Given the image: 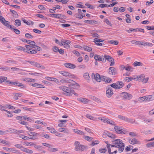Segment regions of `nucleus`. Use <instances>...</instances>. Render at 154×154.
Segmentation results:
<instances>
[{"instance_id": "nucleus-45", "label": "nucleus", "mask_w": 154, "mask_h": 154, "mask_svg": "<svg viewBox=\"0 0 154 154\" xmlns=\"http://www.w3.org/2000/svg\"><path fill=\"white\" fill-rule=\"evenodd\" d=\"M21 24V21H20L18 19H17L15 20V23L14 25L17 26H18L20 25Z\"/></svg>"}, {"instance_id": "nucleus-13", "label": "nucleus", "mask_w": 154, "mask_h": 154, "mask_svg": "<svg viewBox=\"0 0 154 154\" xmlns=\"http://www.w3.org/2000/svg\"><path fill=\"white\" fill-rule=\"evenodd\" d=\"M128 140L129 143L132 145L139 144L141 143L140 141L135 138H132L129 137L128 138Z\"/></svg>"}, {"instance_id": "nucleus-12", "label": "nucleus", "mask_w": 154, "mask_h": 154, "mask_svg": "<svg viewBox=\"0 0 154 154\" xmlns=\"http://www.w3.org/2000/svg\"><path fill=\"white\" fill-rule=\"evenodd\" d=\"M124 85L122 82H119L117 83H113L111 85V86L115 89H119L122 88Z\"/></svg>"}, {"instance_id": "nucleus-55", "label": "nucleus", "mask_w": 154, "mask_h": 154, "mask_svg": "<svg viewBox=\"0 0 154 154\" xmlns=\"http://www.w3.org/2000/svg\"><path fill=\"white\" fill-rule=\"evenodd\" d=\"M104 22L106 23V24H107L109 26H112V24H111V22L107 19H104Z\"/></svg>"}, {"instance_id": "nucleus-29", "label": "nucleus", "mask_w": 154, "mask_h": 154, "mask_svg": "<svg viewBox=\"0 0 154 154\" xmlns=\"http://www.w3.org/2000/svg\"><path fill=\"white\" fill-rule=\"evenodd\" d=\"M125 80L127 82H129L132 80H136V77H135V75L133 77L129 76L128 77H127L125 78Z\"/></svg>"}, {"instance_id": "nucleus-61", "label": "nucleus", "mask_w": 154, "mask_h": 154, "mask_svg": "<svg viewBox=\"0 0 154 154\" xmlns=\"http://www.w3.org/2000/svg\"><path fill=\"white\" fill-rule=\"evenodd\" d=\"M78 67L80 69H85L86 68V66L85 64H82L79 65Z\"/></svg>"}, {"instance_id": "nucleus-10", "label": "nucleus", "mask_w": 154, "mask_h": 154, "mask_svg": "<svg viewBox=\"0 0 154 154\" xmlns=\"http://www.w3.org/2000/svg\"><path fill=\"white\" fill-rule=\"evenodd\" d=\"M65 94L66 95L68 96H71L72 95V94L75 95L77 96L78 94L75 93V92L73 90H72L69 88L67 87V89H66V90L65 91Z\"/></svg>"}, {"instance_id": "nucleus-23", "label": "nucleus", "mask_w": 154, "mask_h": 154, "mask_svg": "<svg viewBox=\"0 0 154 154\" xmlns=\"http://www.w3.org/2000/svg\"><path fill=\"white\" fill-rule=\"evenodd\" d=\"M83 76L84 79L88 82H89L91 78L89 76V74L87 72L85 73L83 75Z\"/></svg>"}, {"instance_id": "nucleus-48", "label": "nucleus", "mask_w": 154, "mask_h": 154, "mask_svg": "<svg viewBox=\"0 0 154 154\" xmlns=\"http://www.w3.org/2000/svg\"><path fill=\"white\" fill-rule=\"evenodd\" d=\"M139 101L140 102H143V101H146V96H144L143 97H140L139 98Z\"/></svg>"}, {"instance_id": "nucleus-2", "label": "nucleus", "mask_w": 154, "mask_h": 154, "mask_svg": "<svg viewBox=\"0 0 154 154\" xmlns=\"http://www.w3.org/2000/svg\"><path fill=\"white\" fill-rule=\"evenodd\" d=\"M114 147L118 148V151L121 152L124 150L125 145L122 140L117 139L113 141L112 144L111 145V149H112Z\"/></svg>"}, {"instance_id": "nucleus-42", "label": "nucleus", "mask_w": 154, "mask_h": 154, "mask_svg": "<svg viewBox=\"0 0 154 154\" xmlns=\"http://www.w3.org/2000/svg\"><path fill=\"white\" fill-rule=\"evenodd\" d=\"M146 146L147 147H154V142H150L146 144Z\"/></svg>"}, {"instance_id": "nucleus-6", "label": "nucleus", "mask_w": 154, "mask_h": 154, "mask_svg": "<svg viewBox=\"0 0 154 154\" xmlns=\"http://www.w3.org/2000/svg\"><path fill=\"white\" fill-rule=\"evenodd\" d=\"M74 145L75 146L74 149L76 151H83L86 148L85 146L81 144L78 141H75Z\"/></svg>"}, {"instance_id": "nucleus-41", "label": "nucleus", "mask_w": 154, "mask_h": 154, "mask_svg": "<svg viewBox=\"0 0 154 154\" xmlns=\"http://www.w3.org/2000/svg\"><path fill=\"white\" fill-rule=\"evenodd\" d=\"M35 143H33L31 142H28L26 141L24 143V144L25 145L28 146H32L35 145Z\"/></svg>"}, {"instance_id": "nucleus-47", "label": "nucleus", "mask_w": 154, "mask_h": 154, "mask_svg": "<svg viewBox=\"0 0 154 154\" xmlns=\"http://www.w3.org/2000/svg\"><path fill=\"white\" fill-rule=\"evenodd\" d=\"M83 138L85 139V140L90 141L92 140V138L91 137L86 136H83Z\"/></svg>"}, {"instance_id": "nucleus-40", "label": "nucleus", "mask_w": 154, "mask_h": 154, "mask_svg": "<svg viewBox=\"0 0 154 154\" xmlns=\"http://www.w3.org/2000/svg\"><path fill=\"white\" fill-rule=\"evenodd\" d=\"M109 72L111 74H115V69L113 67H110L109 69Z\"/></svg>"}, {"instance_id": "nucleus-59", "label": "nucleus", "mask_w": 154, "mask_h": 154, "mask_svg": "<svg viewBox=\"0 0 154 154\" xmlns=\"http://www.w3.org/2000/svg\"><path fill=\"white\" fill-rule=\"evenodd\" d=\"M25 36L26 37L29 38H33V36L29 33H26L25 34Z\"/></svg>"}, {"instance_id": "nucleus-31", "label": "nucleus", "mask_w": 154, "mask_h": 154, "mask_svg": "<svg viewBox=\"0 0 154 154\" xmlns=\"http://www.w3.org/2000/svg\"><path fill=\"white\" fill-rule=\"evenodd\" d=\"M83 48L84 51L88 52L91 51L92 50L91 47L87 45H84L83 46Z\"/></svg>"}, {"instance_id": "nucleus-15", "label": "nucleus", "mask_w": 154, "mask_h": 154, "mask_svg": "<svg viewBox=\"0 0 154 154\" xmlns=\"http://www.w3.org/2000/svg\"><path fill=\"white\" fill-rule=\"evenodd\" d=\"M113 94V92L112 89L110 87L107 88L106 90L107 97L108 98H110L112 96Z\"/></svg>"}, {"instance_id": "nucleus-63", "label": "nucleus", "mask_w": 154, "mask_h": 154, "mask_svg": "<svg viewBox=\"0 0 154 154\" xmlns=\"http://www.w3.org/2000/svg\"><path fill=\"white\" fill-rule=\"evenodd\" d=\"M99 141L98 140H96L93 142L91 144V145L92 146H94L95 145L98 144L99 143Z\"/></svg>"}, {"instance_id": "nucleus-38", "label": "nucleus", "mask_w": 154, "mask_h": 154, "mask_svg": "<svg viewBox=\"0 0 154 154\" xmlns=\"http://www.w3.org/2000/svg\"><path fill=\"white\" fill-rule=\"evenodd\" d=\"M27 134L29 136L31 137H32L36 136L37 135V133L32 132H29L27 133Z\"/></svg>"}, {"instance_id": "nucleus-30", "label": "nucleus", "mask_w": 154, "mask_h": 154, "mask_svg": "<svg viewBox=\"0 0 154 154\" xmlns=\"http://www.w3.org/2000/svg\"><path fill=\"white\" fill-rule=\"evenodd\" d=\"M62 16V15L61 14H52L49 15V16L51 17H53L57 18H60Z\"/></svg>"}, {"instance_id": "nucleus-53", "label": "nucleus", "mask_w": 154, "mask_h": 154, "mask_svg": "<svg viewBox=\"0 0 154 154\" xmlns=\"http://www.w3.org/2000/svg\"><path fill=\"white\" fill-rule=\"evenodd\" d=\"M16 85L18 87L21 88H23L25 87L23 84L17 82H16Z\"/></svg>"}, {"instance_id": "nucleus-49", "label": "nucleus", "mask_w": 154, "mask_h": 154, "mask_svg": "<svg viewBox=\"0 0 154 154\" xmlns=\"http://www.w3.org/2000/svg\"><path fill=\"white\" fill-rule=\"evenodd\" d=\"M58 88L61 90L65 92L66 90V89H67V87L66 86H60L58 87Z\"/></svg>"}, {"instance_id": "nucleus-58", "label": "nucleus", "mask_w": 154, "mask_h": 154, "mask_svg": "<svg viewBox=\"0 0 154 154\" xmlns=\"http://www.w3.org/2000/svg\"><path fill=\"white\" fill-rule=\"evenodd\" d=\"M5 111L7 112L8 114L7 115L8 117H11L13 116L12 113L10 111L7 110H5Z\"/></svg>"}, {"instance_id": "nucleus-57", "label": "nucleus", "mask_w": 154, "mask_h": 154, "mask_svg": "<svg viewBox=\"0 0 154 154\" xmlns=\"http://www.w3.org/2000/svg\"><path fill=\"white\" fill-rule=\"evenodd\" d=\"M42 144L43 146L48 147L49 148H50L52 146V145L46 143H43Z\"/></svg>"}, {"instance_id": "nucleus-54", "label": "nucleus", "mask_w": 154, "mask_h": 154, "mask_svg": "<svg viewBox=\"0 0 154 154\" xmlns=\"http://www.w3.org/2000/svg\"><path fill=\"white\" fill-rule=\"evenodd\" d=\"M0 69L3 70L4 71H7L8 69V68L5 66H0Z\"/></svg>"}, {"instance_id": "nucleus-5", "label": "nucleus", "mask_w": 154, "mask_h": 154, "mask_svg": "<svg viewBox=\"0 0 154 154\" xmlns=\"http://www.w3.org/2000/svg\"><path fill=\"white\" fill-rule=\"evenodd\" d=\"M136 80L139 81L143 83H147L149 79L148 77H146L144 74H142L139 75H135Z\"/></svg>"}, {"instance_id": "nucleus-60", "label": "nucleus", "mask_w": 154, "mask_h": 154, "mask_svg": "<svg viewBox=\"0 0 154 154\" xmlns=\"http://www.w3.org/2000/svg\"><path fill=\"white\" fill-rule=\"evenodd\" d=\"M17 82H10L8 80V82H7V84L10 85H16Z\"/></svg>"}, {"instance_id": "nucleus-21", "label": "nucleus", "mask_w": 154, "mask_h": 154, "mask_svg": "<svg viewBox=\"0 0 154 154\" xmlns=\"http://www.w3.org/2000/svg\"><path fill=\"white\" fill-rule=\"evenodd\" d=\"M104 41L103 40L98 38H95L94 39V42L97 45L101 46L102 44L100 42H103Z\"/></svg>"}, {"instance_id": "nucleus-56", "label": "nucleus", "mask_w": 154, "mask_h": 154, "mask_svg": "<svg viewBox=\"0 0 154 154\" xmlns=\"http://www.w3.org/2000/svg\"><path fill=\"white\" fill-rule=\"evenodd\" d=\"M107 134L108 137H110L111 138H114L115 137V136L114 134L112 133H109L108 132L107 133Z\"/></svg>"}, {"instance_id": "nucleus-36", "label": "nucleus", "mask_w": 154, "mask_h": 154, "mask_svg": "<svg viewBox=\"0 0 154 154\" xmlns=\"http://www.w3.org/2000/svg\"><path fill=\"white\" fill-rule=\"evenodd\" d=\"M59 131L60 132L65 133H67L68 130L67 128H60L58 129Z\"/></svg>"}, {"instance_id": "nucleus-4", "label": "nucleus", "mask_w": 154, "mask_h": 154, "mask_svg": "<svg viewBox=\"0 0 154 154\" xmlns=\"http://www.w3.org/2000/svg\"><path fill=\"white\" fill-rule=\"evenodd\" d=\"M60 82L62 84H69V86L73 87L75 85L79 86L77 83L68 79H61L60 80Z\"/></svg>"}, {"instance_id": "nucleus-22", "label": "nucleus", "mask_w": 154, "mask_h": 154, "mask_svg": "<svg viewBox=\"0 0 154 154\" xmlns=\"http://www.w3.org/2000/svg\"><path fill=\"white\" fill-rule=\"evenodd\" d=\"M139 45H143L145 46L152 47V43L144 41H140Z\"/></svg>"}, {"instance_id": "nucleus-35", "label": "nucleus", "mask_w": 154, "mask_h": 154, "mask_svg": "<svg viewBox=\"0 0 154 154\" xmlns=\"http://www.w3.org/2000/svg\"><path fill=\"white\" fill-rule=\"evenodd\" d=\"M47 129L52 134L56 133L57 131L55 129L53 128H50L48 127L47 128Z\"/></svg>"}, {"instance_id": "nucleus-50", "label": "nucleus", "mask_w": 154, "mask_h": 154, "mask_svg": "<svg viewBox=\"0 0 154 154\" xmlns=\"http://www.w3.org/2000/svg\"><path fill=\"white\" fill-rule=\"evenodd\" d=\"M109 42L110 44H114L115 45H117L119 43L117 41L110 40L109 41Z\"/></svg>"}, {"instance_id": "nucleus-3", "label": "nucleus", "mask_w": 154, "mask_h": 154, "mask_svg": "<svg viewBox=\"0 0 154 154\" xmlns=\"http://www.w3.org/2000/svg\"><path fill=\"white\" fill-rule=\"evenodd\" d=\"M91 77L98 82H100L101 81H102L106 83H109L112 80L110 78L105 76H100L98 73L95 74L94 73H92L91 74Z\"/></svg>"}, {"instance_id": "nucleus-52", "label": "nucleus", "mask_w": 154, "mask_h": 154, "mask_svg": "<svg viewBox=\"0 0 154 154\" xmlns=\"http://www.w3.org/2000/svg\"><path fill=\"white\" fill-rule=\"evenodd\" d=\"M133 65L134 66H142V64L140 62L135 61Z\"/></svg>"}, {"instance_id": "nucleus-28", "label": "nucleus", "mask_w": 154, "mask_h": 154, "mask_svg": "<svg viewBox=\"0 0 154 154\" xmlns=\"http://www.w3.org/2000/svg\"><path fill=\"white\" fill-rule=\"evenodd\" d=\"M23 119L27 120L29 122H33L34 121V119H35V118H33L29 117H28L27 116H23Z\"/></svg>"}, {"instance_id": "nucleus-46", "label": "nucleus", "mask_w": 154, "mask_h": 154, "mask_svg": "<svg viewBox=\"0 0 154 154\" xmlns=\"http://www.w3.org/2000/svg\"><path fill=\"white\" fill-rule=\"evenodd\" d=\"M35 66L37 68H40L41 69H44L45 68V67L41 65L40 64L37 63L36 62Z\"/></svg>"}, {"instance_id": "nucleus-18", "label": "nucleus", "mask_w": 154, "mask_h": 154, "mask_svg": "<svg viewBox=\"0 0 154 154\" xmlns=\"http://www.w3.org/2000/svg\"><path fill=\"white\" fill-rule=\"evenodd\" d=\"M106 143L107 144L106 146L108 149V152L110 154H113L114 153H116V152H117V150H115L114 151L111 152V151H112L113 150L114 148L113 149H111V145H109L108 144L107 142H106Z\"/></svg>"}, {"instance_id": "nucleus-44", "label": "nucleus", "mask_w": 154, "mask_h": 154, "mask_svg": "<svg viewBox=\"0 0 154 154\" xmlns=\"http://www.w3.org/2000/svg\"><path fill=\"white\" fill-rule=\"evenodd\" d=\"M105 123H107L112 125H115V123L114 122L107 118V120H106Z\"/></svg>"}, {"instance_id": "nucleus-33", "label": "nucleus", "mask_w": 154, "mask_h": 154, "mask_svg": "<svg viewBox=\"0 0 154 154\" xmlns=\"http://www.w3.org/2000/svg\"><path fill=\"white\" fill-rule=\"evenodd\" d=\"M22 21L24 23L26 24V25H30L31 24H33V22L31 21H28L25 19L24 18H22Z\"/></svg>"}, {"instance_id": "nucleus-34", "label": "nucleus", "mask_w": 154, "mask_h": 154, "mask_svg": "<svg viewBox=\"0 0 154 154\" xmlns=\"http://www.w3.org/2000/svg\"><path fill=\"white\" fill-rule=\"evenodd\" d=\"M85 23H87L89 24L94 25L97 23V21L91 20H85L84 21Z\"/></svg>"}, {"instance_id": "nucleus-14", "label": "nucleus", "mask_w": 154, "mask_h": 154, "mask_svg": "<svg viewBox=\"0 0 154 154\" xmlns=\"http://www.w3.org/2000/svg\"><path fill=\"white\" fill-rule=\"evenodd\" d=\"M121 95L122 97L124 99H130L132 97V96L131 94L126 92L122 93Z\"/></svg>"}, {"instance_id": "nucleus-39", "label": "nucleus", "mask_w": 154, "mask_h": 154, "mask_svg": "<svg viewBox=\"0 0 154 154\" xmlns=\"http://www.w3.org/2000/svg\"><path fill=\"white\" fill-rule=\"evenodd\" d=\"M2 82H4L7 84L8 82V80H7V78L6 77L3 76L0 78Z\"/></svg>"}, {"instance_id": "nucleus-24", "label": "nucleus", "mask_w": 154, "mask_h": 154, "mask_svg": "<svg viewBox=\"0 0 154 154\" xmlns=\"http://www.w3.org/2000/svg\"><path fill=\"white\" fill-rule=\"evenodd\" d=\"M64 65L66 67L71 69H74L76 67L75 65L69 63H66L64 64Z\"/></svg>"}, {"instance_id": "nucleus-8", "label": "nucleus", "mask_w": 154, "mask_h": 154, "mask_svg": "<svg viewBox=\"0 0 154 154\" xmlns=\"http://www.w3.org/2000/svg\"><path fill=\"white\" fill-rule=\"evenodd\" d=\"M71 42L70 40H66L64 39H61V45L63 46L64 48L69 49L70 48V45Z\"/></svg>"}, {"instance_id": "nucleus-37", "label": "nucleus", "mask_w": 154, "mask_h": 154, "mask_svg": "<svg viewBox=\"0 0 154 154\" xmlns=\"http://www.w3.org/2000/svg\"><path fill=\"white\" fill-rule=\"evenodd\" d=\"M74 132L80 135H84L85 134L84 132L78 129H74Z\"/></svg>"}, {"instance_id": "nucleus-1", "label": "nucleus", "mask_w": 154, "mask_h": 154, "mask_svg": "<svg viewBox=\"0 0 154 154\" xmlns=\"http://www.w3.org/2000/svg\"><path fill=\"white\" fill-rule=\"evenodd\" d=\"M26 42L29 44L28 45H26L25 47L29 52V54H35L37 53V50L40 51L41 50L40 47L35 45V43L34 42L28 40H26Z\"/></svg>"}, {"instance_id": "nucleus-26", "label": "nucleus", "mask_w": 154, "mask_h": 154, "mask_svg": "<svg viewBox=\"0 0 154 154\" xmlns=\"http://www.w3.org/2000/svg\"><path fill=\"white\" fill-rule=\"evenodd\" d=\"M3 24L7 28L10 29L11 30H13L14 26L10 25V23L9 22L7 21H5Z\"/></svg>"}, {"instance_id": "nucleus-32", "label": "nucleus", "mask_w": 154, "mask_h": 154, "mask_svg": "<svg viewBox=\"0 0 154 154\" xmlns=\"http://www.w3.org/2000/svg\"><path fill=\"white\" fill-rule=\"evenodd\" d=\"M16 48L17 49L19 50H23V51L25 52H27V53L29 54V52L27 50V48H25L21 46H18L16 47Z\"/></svg>"}, {"instance_id": "nucleus-25", "label": "nucleus", "mask_w": 154, "mask_h": 154, "mask_svg": "<svg viewBox=\"0 0 154 154\" xmlns=\"http://www.w3.org/2000/svg\"><path fill=\"white\" fill-rule=\"evenodd\" d=\"M146 102H149L154 100V95H146Z\"/></svg>"}, {"instance_id": "nucleus-7", "label": "nucleus", "mask_w": 154, "mask_h": 154, "mask_svg": "<svg viewBox=\"0 0 154 154\" xmlns=\"http://www.w3.org/2000/svg\"><path fill=\"white\" fill-rule=\"evenodd\" d=\"M114 131L118 134H124L126 132L124 128L120 126H115L114 127Z\"/></svg>"}, {"instance_id": "nucleus-11", "label": "nucleus", "mask_w": 154, "mask_h": 154, "mask_svg": "<svg viewBox=\"0 0 154 154\" xmlns=\"http://www.w3.org/2000/svg\"><path fill=\"white\" fill-rule=\"evenodd\" d=\"M103 58L105 59V61L104 62L106 61V60L111 63L110 65V66H112L114 65V60L112 57L106 55H104V56H103Z\"/></svg>"}, {"instance_id": "nucleus-64", "label": "nucleus", "mask_w": 154, "mask_h": 154, "mask_svg": "<svg viewBox=\"0 0 154 154\" xmlns=\"http://www.w3.org/2000/svg\"><path fill=\"white\" fill-rule=\"evenodd\" d=\"M146 28L148 30H154V26H146Z\"/></svg>"}, {"instance_id": "nucleus-20", "label": "nucleus", "mask_w": 154, "mask_h": 154, "mask_svg": "<svg viewBox=\"0 0 154 154\" xmlns=\"http://www.w3.org/2000/svg\"><path fill=\"white\" fill-rule=\"evenodd\" d=\"M121 67L122 70L125 69L127 71L131 72H132L133 70V68L128 65H127L126 66L124 65H122L121 66Z\"/></svg>"}, {"instance_id": "nucleus-62", "label": "nucleus", "mask_w": 154, "mask_h": 154, "mask_svg": "<svg viewBox=\"0 0 154 154\" xmlns=\"http://www.w3.org/2000/svg\"><path fill=\"white\" fill-rule=\"evenodd\" d=\"M131 42L133 44L139 45L140 41L136 40H132L131 41Z\"/></svg>"}, {"instance_id": "nucleus-9", "label": "nucleus", "mask_w": 154, "mask_h": 154, "mask_svg": "<svg viewBox=\"0 0 154 154\" xmlns=\"http://www.w3.org/2000/svg\"><path fill=\"white\" fill-rule=\"evenodd\" d=\"M59 72L63 76L70 78H73L75 77L74 75L67 72L64 71H59Z\"/></svg>"}, {"instance_id": "nucleus-51", "label": "nucleus", "mask_w": 154, "mask_h": 154, "mask_svg": "<svg viewBox=\"0 0 154 154\" xmlns=\"http://www.w3.org/2000/svg\"><path fill=\"white\" fill-rule=\"evenodd\" d=\"M9 131L8 130L2 131L0 130V135H3L7 134Z\"/></svg>"}, {"instance_id": "nucleus-17", "label": "nucleus", "mask_w": 154, "mask_h": 154, "mask_svg": "<svg viewBox=\"0 0 154 154\" xmlns=\"http://www.w3.org/2000/svg\"><path fill=\"white\" fill-rule=\"evenodd\" d=\"M3 149L7 152H10L14 153H17L18 152V151L17 150L15 149L14 148H10L8 147H3Z\"/></svg>"}, {"instance_id": "nucleus-27", "label": "nucleus", "mask_w": 154, "mask_h": 154, "mask_svg": "<svg viewBox=\"0 0 154 154\" xmlns=\"http://www.w3.org/2000/svg\"><path fill=\"white\" fill-rule=\"evenodd\" d=\"M86 117L94 121H96L97 120V118L95 117V116H93L90 114H87Z\"/></svg>"}, {"instance_id": "nucleus-19", "label": "nucleus", "mask_w": 154, "mask_h": 154, "mask_svg": "<svg viewBox=\"0 0 154 154\" xmlns=\"http://www.w3.org/2000/svg\"><path fill=\"white\" fill-rule=\"evenodd\" d=\"M77 100L84 104H87L89 103L90 100L85 98L79 97L77 98Z\"/></svg>"}, {"instance_id": "nucleus-16", "label": "nucleus", "mask_w": 154, "mask_h": 154, "mask_svg": "<svg viewBox=\"0 0 154 154\" xmlns=\"http://www.w3.org/2000/svg\"><path fill=\"white\" fill-rule=\"evenodd\" d=\"M94 59L97 61H102V62H104L105 61V60L103 57L100 56L98 54H95L94 56Z\"/></svg>"}, {"instance_id": "nucleus-43", "label": "nucleus", "mask_w": 154, "mask_h": 154, "mask_svg": "<svg viewBox=\"0 0 154 154\" xmlns=\"http://www.w3.org/2000/svg\"><path fill=\"white\" fill-rule=\"evenodd\" d=\"M118 118L120 119L124 120L127 121H129L130 122H134V120H133V121H130V120H128V118H125L124 117L121 116H118Z\"/></svg>"}]
</instances>
